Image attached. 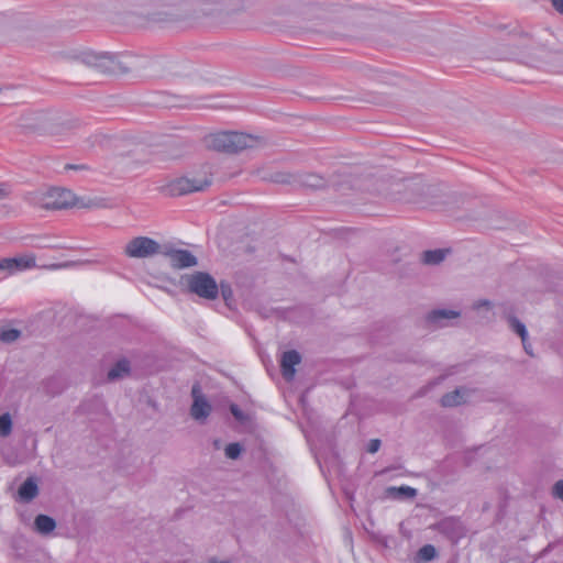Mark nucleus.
Listing matches in <instances>:
<instances>
[{
	"mask_svg": "<svg viewBox=\"0 0 563 563\" xmlns=\"http://www.w3.org/2000/svg\"><path fill=\"white\" fill-rule=\"evenodd\" d=\"M437 556V550L432 544H426L418 551V558L421 561H431Z\"/></svg>",
	"mask_w": 563,
	"mask_h": 563,
	"instance_id": "obj_26",
	"label": "nucleus"
},
{
	"mask_svg": "<svg viewBox=\"0 0 563 563\" xmlns=\"http://www.w3.org/2000/svg\"><path fill=\"white\" fill-rule=\"evenodd\" d=\"M210 185L207 180L178 178L170 181L166 187L165 191L169 196H183L194 191H201Z\"/></svg>",
	"mask_w": 563,
	"mask_h": 563,
	"instance_id": "obj_6",
	"label": "nucleus"
},
{
	"mask_svg": "<svg viewBox=\"0 0 563 563\" xmlns=\"http://www.w3.org/2000/svg\"><path fill=\"white\" fill-rule=\"evenodd\" d=\"M36 266L34 255H24L19 257H5L0 261V271L13 275L18 272L26 271Z\"/></svg>",
	"mask_w": 563,
	"mask_h": 563,
	"instance_id": "obj_9",
	"label": "nucleus"
},
{
	"mask_svg": "<svg viewBox=\"0 0 563 563\" xmlns=\"http://www.w3.org/2000/svg\"><path fill=\"white\" fill-rule=\"evenodd\" d=\"M459 316H460V313L454 310L438 309V310L431 311L429 313L428 319L430 322L439 323L443 319H454V318H457Z\"/></svg>",
	"mask_w": 563,
	"mask_h": 563,
	"instance_id": "obj_18",
	"label": "nucleus"
},
{
	"mask_svg": "<svg viewBox=\"0 0 563 563\" xmlns=\"http://www.w3.org/2000/svg\"><path fill=\"white\" fill-rule=\"evenodd\" d=\"M296 176H297V174L280 172V173H275L274 175H272L271 180L274 183H277V184H287V185L296 186L297 185Z\"/></svg>",
	"mask_w": 563,
	"mask_h": 563,
	"instance_id": "obj_23",
	"label": "nucleus"
},
{
	"mask_svg": "<svg viewBox=\"0 0 563 563\" xmlns=\"http://www.w3.org/2000/svg\"><path fill=\"white\" fill-rule=\"evenodd\" d=\"M21 336V331L18 329L0 328V341L10 344L15 342Z\"/></svg>",
	"mask_w": 563,
	"mask_h": 563,
	"instance_id": "obj_22",
	"label": "nucleus"
},
{
	"mask_svg": "<svg viewBox=\"0 0 563 563\" xmlns=\"http://www.w3.org/2000/svg\"><path fill=\"white\" fill-rule=\"evenodd\" d=\"M25 129H29V130H32V131H38V132H45L46 131V126L41 123V124H24L23 125Z\"/></svg>",
	"mask_w": 563,
	"mask_h": 563,
	"instance_id": "obj_35",
	"label": "nucleus"
},
{
	"mask_svg": "<svg viewBox=\"0 0 563 563\" xmlns=\"http://www.w3.org/2000/svg\"><path fill=\"white\" fill-rule=\"evenodd\" d=\"M411 189L416 190L418 196H420V197L428 196V195H430L434 190V188L432 186H430V185H420V184H413L411 186ZM409 200L413 201V202H423V201H426L423 198H419V197L410 198Z\"/></svg>",
	"mask_w": 563,
	"mask_h": 563,
	"instance_id": "obj_24",
	"label": "nucleus"
},
{
	"mask_svg": "<svg viewBox=\"0 0 563 563\" xmlns=\"http://www.w3.org/2000/svg\"><path fill=\"white\" fill-rule=\"evenodd\" d=\"M213 443H214V446H216L217 449H219V448H220V441H219V440H214V442H213Z\"/></svg>",
	"mask_w": 563,
	"mask_h": 563,
	"instance_id": "obj_41",
	"label": "nucleus"
},
{
	"mask_svg": "<svg viewBox=\"0 0 563 563\" xmlns=\"http://www.w3.org/2000/svg\"><path fill=\"white\" fill-rule=\"evenodd\" d=\"M35 530L42 534H48L56 528L55 520L46 515H37L34 520Z\"/></svg>",
	"mask_w": 563,
	"mask_h": 563,
	"instance_id": "obj_16",
	"label": "nucleus"
},
{
	"mask_svg": "<svg viewBox=\"0 0 563 563\" xmlns=\"http://www.w3.org/2000/svg\"><path fill=\"white\" fill-rule=\"evenodd\" d=\"M162 255L168 257L172 266L178 269L192 267L198 263L197 257L191 252L174 249L169 245H164V252Z\"/></svg>",
	"mask_w": 563,
	"mask_h": 563,
	"instance_id": "obj_7",
	"label": "nucleus"
},
{
	"mask_svg": "<svg viewBox=\"0 0 563 563\" xmlns=\"http://www.w3.org/2000/svg\"><path fill=\"white\" fill-rule=\"evenodd\" d=\"M225 456L230 460H236L241 455L242 446L239 443H230L225 446Z\"/></svg>",
	"mask_w": 563,
	"mask_h": 563,
	"instance_id": "obj_27",
	"label": "nucleus"
},
{
	"mask_svg": "<svg viewBox=\"0 0 563 563\" xmlns=\"http://www.w3.org/2000/svg\"><path fill=\"white\" fill-rule=\"evenodd\" d=\"M379 448H380V440L373 439L368 443L367 451L369 453H376L379 450Z\"/></svg>",
	"mask_w": 563,
	"mask_h": 563,
	"instance_id": "obj_32",
	"label": "nucleus"
},
{
	"mask_svg": "<svg viewBox=\"0 0 563 563\" xmlns=\"http://www.w3.org/2000/svg\"><path fill=\"white\" fill-rule=\"evenodd\" d=\"M188 289L207 300H214L219 295V286L216 279L208 273L196 272L187 278Z\"/></svg>",
	"mask_w": 563,
	"mask_h": 563,
	"instance_id": "obj_4",
	"label": "nucleus"
},
{
	"mask_svg": "<svg viewBox=\"0 0 563 563\" xmlns=\"http://www.w3.org/2000/svg\"><path fill=\"white\" fill-rule=\"evenodd\" d=\"M191 396L194 398V400L197 398H205L201 393H200V387L198 384L194 385L192 388H191Z\"/></svg>",
	"mask_w": 563,
	"mask_h": 563,
	"instance_id": "obj_36",
	"label": "nucleus"
},
{
	"mask_svg": "<svg viewBox=\"0 0 563 563\" xmlns=\"http://www.w3.org/2000/svg\"><path fill=\"white\" fill-rule=\"evenodd\" d=\"M301 362V355L296 350H289L283 353L280 360L282 375L286 380H292L295 377V366Z\"/></svg>",
	"mask_w": 563,
	"mask_h": 563,
	"instance_id": "obj_10",
	"label": "nucleus"
},
{
	"mask_svg": "<svg viewBox=\"0 0 563 563\" xmlns=\"http://www.w3.org/2000/svg\"><path fill=\"white\" fill-rule=\"evenodd\" d=\"M522 342V346H523V350L525 352L530 355V356H533V352H532V346L531 344L528 342V339L525 340V341H521Z\"/></svg>",
	"mask_w": 563,
	"mask_h": 563,
	"instance_id": "obj_38",
	"label": "nucleus"
},
{
	"mask_svg": "<svg viewBox=\"0 0 563 563\" xmlns=\"http://www.w3.org/2000/svg\"><path fill=\"white\" fill-rule=\"evenodd\" d=\"M66 168L67 169H81V168H84V166H81V165H70L69 164V165H66Z\"/></svg>",
	"mask_w": 563,
	"mask_h": 563,
	"instance_id": "obj_40",
	"label": "nucleus"
},
{
	"mask_svg": "<svg viewBox=\"0 0 563 563\" xmlns=\"http://www.w3.org/2000/svg\"><path fill=\"white\" fill-rule=\"evenodd\" d=\"M10 192V186L8 184L0 183V200L8 198Z\"/></svg>",
	"mask_w": 563,
	"mask_h": 563,
	"instance_id": "obj_33",
	"label": "nucleus"
},
{
	"mask_svg": "<svg viewBox=\"0 0 563 563\" xmlns=\"http://www.w3.org/2000/svg\"><path fill=\"white\" fill-rule=\"evenodd\" d=\"M507 321L509 328L520 336L521 341L528 339L527 328L518 318H516L515 316H508Z\"/></svg>",
	"mask_w": 563,
	"mask_h": 563,
	"instance_id": "obj_19",
	"label": "nucleus"
},
{
	"mask_svg": "<svg viewBox=\"0 0 563 563\" xmlns=\"http://www.w3.org/2000/svg\"><path fill=\"white\" fill-rule=\"evenodd\" d=\"M31 203L46 210L67 209L77 205L75 195L65 188H52L45 192H34Z\"/></svg>",
	"mask_w": 563,
	"mask_h": 563,
	"instance_id": "obj_3",
	"label": "nucleus"
},
{
	"mask_svg": "<svg viewBox=\"0 0 563 563\" xmlns=\"http://www.w3.org/2000/svg\"><path fill=\"white\" fill-rule=\"evenodd\" d=\"M553 8L563 15V0H551Z\"/></svg>",
	"mask_w": 563,
	"mask_h": 563,
	"instance_id": "obj_37",
	"label": "nucleus"
},
{
	"mask_svg": "<svg viewBox=\"0 0 563 563\" xmlns=\"http://www.w3.org/2000/svg\"><path fill=\"white\" fill-rule=\"evenodd\" d=\"M388 492L398 498L411 499L417 496V489L410 486L390 487Z\"/></svg>",
	"mask_w": 563,
	"mask_h": 563,
	"instance_id": "obj_20",
	"label": "nucleus"
},
{
	"mask_svg": "<svg viewBox=\"0 0 563 563\" xmlns=\"http://www.w3.org/2000/svg\"><path fill=\"white\" fill-rule=\"evenodd\" d=\"M12 432V419L9 412L0 416V437H9Z\"/></svg>",
	"mask_w": 563,
	"mask_h": 563,
	"instance_id": "obj_25",
	"label": "nucleus"
},
{
	"mask_svg": "<svg viewBox=\"0 0 563 563\" xmlns=\"http://www.w3.org/2000/svg\"><path fill=\"white\" fill-rule=\"evenodd\" d=\"M553 494L556 498L563 500V479L556 482L553 487Z\"/></svg>",
	"mask_w": 563,
	"mask_h": 563,
	"instance_id": "obj_30",
	"label": "nucleus"
},
{
	"mask_svg": "<svg viewBox=\"0 0 563 563\" xmlns=\"http://www.w3.org/2000/svg\"><path fill=\"white\" fill-rule=\"evenodd\" d=\"M38 495V486L33 477L26 478L18 490V499L30 503Z\"/></svg>",
	"mask_w": 563,
	"mask_h": 563,
	"instance_id": "obj_12",
	"label": "nucleus"
},
{
	"mask_svg": "<svg viewBox=\"0 0 563 563\" xmlns=\"http://www.w3.org/2000/svg\"><path fill=\"white\" fill-rule=\"evenodd\" d=\"M101 57L91 52H69L65 54V58L80 60L89 66H97Z\"/></svg>",
	"mask_w": 563,
	"mask_h": 563,
	"instance_id": "obj_15",
	"label": "nucleus"
},
{
	"mask_svg": "<svg viewBox=\"0 0 563 563\" xmlns=\"http://www.w3.org/2000/svg\"><path fill=\"white\" fill-rule=\"evenodd\" d=\"M431 528L445 536L452 542H456L464 537L465 533L462 522L454 517L444 518L434 523Z\"/></svg>",
	"mask_w": 563,
	"mask_h": 563,
	"instance_id": "obj_8",
	"label": "nucleus"
},
{
	"mask_svg": "<svg viewBox=\"0 0 563 563\" xmlns=\"http://www.w3.org/2000/svg\"><path fill=\"white\" fill-rule=\"evenodd\" d=\"M484 306H485V307H490V302H489V301H487V300L479 301V302H477V303L475 305V308H476V309H478V308L484 307Z\"/></svg>",
	"mask_w": 563,
	"mask_h": 563,
	"instance_id": "obj_39",
	"label": "nucleus"
},
{
	"mask_svg": "<svg viewBox=\"0 0 563 563\" xmlns=\"http://www.w3.org/2000/svg\"><path fill=\"white\" fill-rule=\"evenodd\" d=\"M81 206L86 207V208H100V207H104L106 205L103 203V199H96V200H90L88 203H84Z\"/></svg>",
	"mask_w": 563,
	"mask_h": 563,
	"instance_id": "obj_34",
	"label": "nucleus"
},
{
	"mask_svg": "<svg viewBox=\"0 0 563 563\" xmlns=\"http://www.w3.org/2000/svg\"><path fill=\"white\" fill-rule=\"evenodd\" d=\"M296 186L309 189H322L328 184L321 175L313 173H299L296 176Z\"/></svg>",
	"mask_w": 563,
	"mask_h": 563,
	"instance_id": "obj_11",
	"label": "nucleus"
},
{
	"mask_svg": "<svg viewBox=\"0 0 563 563\" xmlns=\"http://www.w3.org/2000/svg\"><path fill=\"white\" fill-rule=\"evenodd\" d=\"M219 290H221V295L225 301L232 297V289L230 285L221 283Z\"/></svg>",
	"mask_w": 563,
	"mask_h": 563,
	"instance_id": "obj_29",
	"label": "nucleus"
},
{
	"mask_svg": "<svg viewBox=\"0 0 563 563\" xmlns=\"http://www.w3.org/2000/svg\"><path fill=\"white\" fill-rule=\"evenodd\" d=\"M133 15L141 27L173 25L186 18L179 8L165 0H142Z\"/></svg>",
	"mask_w": 563,
	"mask_h": 563,
	"instance_id": "obj_1",
	"label": "nucleus"
},
{
	"mask_svg": "<svg viewBox=\"0 0 563 563\" xmlns=\"http://www.w3.org/2000/svg\"><path fill=\"white\" fill-rule=\"evenodd\" d=\"M463 396L459 389H455L452 393H448L442 396L441 405L443 407H455L462 402Z\"/></svg>",
	"mask_w": 563,
	"mask_h": 563,
	"instance_id": "obj_21",
	"label": "nucleus"
},
{
	"mask_svg": "<svg viewBox=\"0 0 563 563\" xmlns=\"http://www.w3.org/2000/svg\"><path fill=\"white\" fill-rule=\"evenodd\" d=\"M448 253H449V250H444V249L426 251V252H423L422 261L424 264H428V265H438L444 261Z\"/></svg>",
	"mask_w": 563,
	"mask_h": 563,
	"instance_id": "obj_17",
	"label": "nucleus"
},
{
	"mask_svg": "<svg viewBox=\"0 0 563 563\" xmlns=\"http://www.w3.org/2000/svg\"><path fill=\"white\" fill-rule=\"evenodd\" d=\"M230 412L238 421L244 422L247 419L244 412L235 404L230 405Z\"/></svg>",
	"mask_w": 563,
	"mask_h": 563,
	"instance_id": "obj_28",
	"label": "nucleus"
},
{
	"mask_svg": "<svg viewBox=\"0 0 563 563\" xmlns=\"http://www.w3.org/2000/svg\"><path fill=\"white\" fill-rule=\"evenodd\" d=\"M130 362L126 358L119 360L108 372L107 377L110 382L123 378L130 374Z\"/></svg>",
	"mask_w": 563,
	"mask_h": 563,
	"instance_id": "obj_14",
	"label": "nucleus"
},
{
	"mask_svg": "<svg viewBox=\"0 0 563 563\" xmlns=\"http://www.w3.org/2000/svg\"><path fill=\"white\" fill-rule=\"evenodd\" d=\"M164 245L147 236H136L126 243L124 254L132 258H146L163 254Z\"/></svg>",
	"mask_w": 563,
	"mask_h": 563,
	"instance_id": "obj_5",
	"label": "nucleus"
},
{
	"mask_svg": "<svg viewBox=\"0 0 563 563\" xmlns=\"http://www.w3.org/2000/svg\"><path fill=\"white\" fill-rule=\"evenodd\" d=\"M75 265H76L75 262H65V263H58V264H51V265L46 266V268L54 271V269L73 267Z\"/></svg>",
	"mask_w": 563,
	"mask_h": 563,
	"instance_id": "obj_31",
	"label": "nucleus"
},
{
	"mask_svg": "<svg viewBox=\"0 0 563 563\" xmlns=\"http://www.w3.org/2000/svg\"><path fill=\"white\" fill-rule=\"evenodd\" d=\"M206 146L210 150L225 154H236L256 145L257 139L251 134L241 132H217L209 134L206 139Z\"/></svg>",
	"mask_w": 563,
	"mask_h": 563,
	"instance_id": "obj_2",
	"label": "nucleus"
},
{
	"mask_svg": "<svg viewBox=\"0 0 563 563\" xmlns=\"http://www.w3.org/2000/svg\"><path fill=\"white\" fill-rule=\"evenodd\" d=\"M212 408L206 398H196L190 408V415L195 420L205 421Z\"/></svg>",
	"mask_w": 563,
	"mask_h": 563,
	"instance_id": "obj_13",
	"label": "nucleus"
}]
</instances>
